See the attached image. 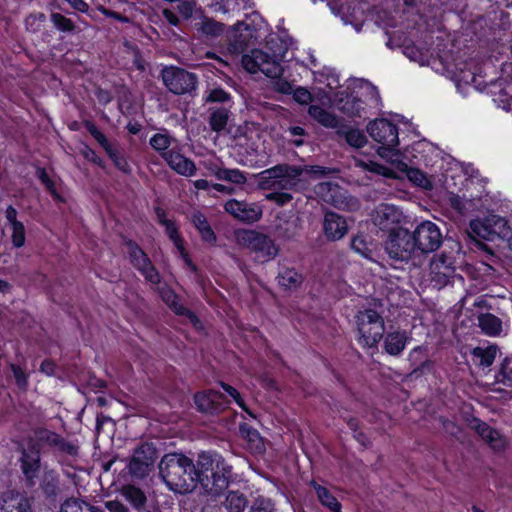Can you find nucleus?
Segmentation results:
<instances>
[{
    "label": "nucleus",
    "instance_id": "6e6d98bb",
    "mask_svg": "<svg viewBox=\"0 0 512 512\" xmlns=\"http://www.w3.org/2000/svg\"><path fill=\"white\" fill-rule=\"evenodd\" d=\"M273 192L266 194L265 198L275 202L279 206H283L292 200V195L288 192L280 190H272Z\"/></svg>",
    "mask_w": 512,
    "mask_h": 512
},
{
    "label": "nucleus",
    "instance_id": "49530a36",
    "mask_svg": "<svg viewBox=\"0 0 512 512\" xmlns=\"http://www.w3.org/2000/svg\"><path fill=\"white\" fill-rule=\"evenodd\" d=\"M218 180L228 181L233 184L241 185L246 183L247 178L245 174L239 169H227L223 168Z\"/></svg>",
    "mask_w": 512,
    "mask_h": 512
},
{
    "label": "nucleus",
    "instance_id": "393cba45",
    "mask_svg": "<svg viewBox=\"0 0 512 512\" xmlns=\"http://www.w3.org/2000/svg\"><path fill=\"white\" fill-rule=\"evenodd\" d=\"M474 429L479 436L494 450H501L505 446V440L500 433L484 422H477Z\"/></svg>",
    "mask_w": 512,
    "mask_h": 512
},
{
    "label": "nucleus",
    "instance_id": "e2e57ef3",
    "mask_svg": "<svg viewBox=\"0 0 512 512\" xmlns=\"http://www.w3.org/2000/svg\"><path fill=\"white\" fill-rule=\"evenodd\" d=\"M448 204L458 213H463L465 210V202L459 195L451 193L448 196Z\"/></svg>",
    "mask_w": 512,
    "mask_h": 512
},
{
    "label": "nucleus",
    "instance_id": "a878e982",
    "mask_svg": "<svg viewBox=\"0 0 512 512\" xmlns=\"http://www.w3.org/2000/svg\"><path fill=\"white\" fill-rule=\"evenodd\" d=\"M121 495L137 511L142 512L147 503V496L142 489L134 485H124Z\"/></svg>",
    "mask_w": 512,
    "mask_h": 512
},
{
    "label": "nucleus",
    "instance_id": "2eb2a0df",
    "mask_svg": "<svg viewBox=\"0 0 512 512\" xmlns=\"http://www.w3.org/2000/svg\"><path fill=\"white\" fill-rule=\"evenodd\" d=\"M35 437L39 443L47 445L62 454L73 457L78 455L79 446L76 442L68 441L53 431L41 428L35 431Z\"/></svg>",
    "mask_w": 512,
    "mask_h": 512
},
{
    "label": "nucleus",
    "instance_id": "79ce46f5",
    "mask_svg": "<svg viewBox=\"0 0 512 512\" xmlns=\"http://www.w3.org/2000/svg\"><path fill=\"white\" fill-rule=\"evenodd\" d=\"M229 119V112L225 108H217L211 111L209 124L213 131L220 132L222 131Z\"/></svg>",
    "mask_w": 512,
    "mask_h": 512
},
{
    "label": "nucleus",
    "instance_id": "37998d69",
    "mask_svg": "<svg viewBox=\"0 0 512 512\" xmlns=\"http://www.w3.org/2000/svg\"><path fill=\"white\" fill-rule=\"evenodd\" d=\"M197 25L201 33L211 37H217L224 31V25L212 18L205 17Z\"/></svg>",
    "mask_w": 512,
    "mask_h": 512
},
{
    "label": "nucleus",
    "instance_id": "b1692460",
    "mask_svg": "<svg viewBox=\"0 0 512 512\" xmlns=\"http://www.w3.org/2000/svg\"><path fill=\"white\" fill-rule=\"evenodd\" d=\"M0 512H30V503L24 496L9 492L3 497Z\"/></svg>",
    "mask_w": 512,
    "mask_h": 512
},
{
    "label": "nucleus",
    "instance_id": "052dcab7",
    "mask_svg": "<svg viewBox=\"0 0 512 512\" xmlns=\"http://www.w3.org/2000/svg\"><path fill=\"white\" fill-rule=\"evenodd\" d=\"M357 165L363 167L365 170H368V171H371V172H374L377 174L387 175V168H385L384 166H382L381 164H378L376 162L358 161Z\"/></svg>",
    "mask_w": 512,
    "mask_h": 512
},
{
    "label": "nucleus",
    "instance_id": "bf43d9fd",
    "mask_svg": "<svg viewBox=\"0 0 512 512\" xmlns=\"http://www.w3.org/2000/svg\"><path fill=\"white\" fill-rule=\"evenodd\" d=\"M11 369L13 372V375L15 377L16 383L20 388H26L28 383V377L25 371L20 367L16 365H11Z\"/></svg>",
    "mask_w": 512,
    "mask_h": 512
},
{
    "label": "nucleus",
    "instance_id": "8fccbe9b",
    "mask_svg": "<svg viewBox=\"0 0 512 512\" xmlns=\"http://www.w3.org/2000/svg\"><path fill=\"white\" fill-rule=\"evenodd\" d=\"M11 229H12L11 240H12L13 246L16 248H20V247L24 246L25 239H26L24 224L22 222L16 223V225L11 226Z\"/></svg>",
    "mask_w": 512,
    "mask_h": 512
},
{
    "label": "nucleus",
    "instance_id": "a19ab883",
    "mask_svg": "<svg viewBox=\"0 0 512 512\" xmlns=\"http://www.w3.org/2000/svg\"><path fill=\"white\" fill-rule=\"evenodd\" d=\"M245 0H215L212 7L215 12L222 14H234L239 12L244 6Z\"/></svg>",
    "mask_w": 512,
    "mask_h": 512
},
{
    "label": "nucleus",
    "instance_id": "412c9836",
    "mask_svg": "<svg viewBox=\"0 0 512 512\" xmlns=\"http://www.w3.org/2000/svg\"><path fill=\"white\" fill-rule=\"evenodd\" d=\"M219 461L225 460L218 454L202 452L198 455V459L195 463L197 484H201V479L205 478V476H208L209 473L216 468Z\"/></svg>",
    "mask_w": 512,
    "mask_h": 512
},
{
    "label": "nucleus",
    "instance_id": "4be33fe9",
    "mask_svg": "<svg viewBox=\"0 0 512 512\" xmlns=\"http://www.w3.org/2000/svg\"><path fill=\"white\" fill-rule=\"evenodd\" d=\"M241 438L246 442V447L251 452L262 453L265 450L264 442L259 432L247 423L239 425Z\"/></svg>",
    "mask_w": 512,
    "mask_h": 512
},
{
    "label": "nucleus",
    "instance_id": "6e6552de",
    "mask_svg": "<svg viewBox=\"0 0 512 512\" xmlns=\"http://www.w3.org/2000/svg\"><path fill=\"white\" fill-rule=\"evenodd\" d=\"M161 75L164 85L176 95L190 94L198 84L194 73L175 66L165 67Z\"/></svg>",
    "mask_w": 512,
    "mask_h": 512
},
{
    "label": "nucleus",
    "instance_id": "7c9ffc66",
    "mask_svg": "<svg viewBox=\"0 0 512 512\" xmlns=\"http://www.w3.org/2000/svg\"><path fill=\"white\" fill-rule=\"evenodd\" d=\"M478 325L484 334L491 337L498 336L502 330L501 320L490 313L480 314L478 316Z\"/></svg>",
    "mask_w": 512,
    "mask_h": 512
},
{
    "label": "nucleus",
    "instance_id": "9d476101",
    "mask_svg": "<svg viewBox=\"0 0 512 512\" xmlns=\"http://www.w3.org/2000/svg\"><path fill=\"white\" fill-rule=\"evenodd\" d=\"M418 254H428L437 250L442 243L438 226L431 221H423L412 232Z\"/></svg>",
    "mask_w": 512,
    "mask_h": 512
},
{
    "label": "nucleus",
    "instance_id": "de8ad7c7",
    "mask_svg": "<svg viewBox=\"0 0 512 512\" xmlns=\"http://www.w3.org/2000/svg\"><path fill=\"white\" fill-rule=\"evenodd\" d=\"M497 378L504 385H512V357L503 360Z\"/></svg>",
    "mask_w": 512,
    "mask_h": 512
},
{
    "label": "nucleus",
    "instance_id": "680f3d73",
    "mask_svg": "<svg viewBox=\"0 0 512 512\" xmlns=\"http://www.w3.org/2000/svg\"><path fill=\"white\" fill-rule=\"evenodd\" d=\"M293 98L300 104H307L311 100V93L302 87L293 90Z\"/></svg>",
    "mask_w": 512,
    "mask_h": 512
},
{
    "label": "nucleus",
    "instance_id": "58836bf2",
    "mask_svg": "<svg viewBox=\"0 0 512 512\" xmlns=\"http://www.w3.org/2000/svg\"><path fill=\"white\" fill-rule=\"evenodd\" d=\"M312 485L315 488L317 497L322 505L329 508L332 512H340V503L327 488L318 485L316 482H312Z\"/></svg>",
    "mask_w": 512,
    "mask_h": 512
},
{
    "label": "nucleus",
    "instance_id": "9b49d317",
    "mask_svg": "<svg viewBox=\"0 0 512 512\" xmlns=\"http://www.w3.org/2000/svg\"><path fill=\"white\" fill-rule=\"evenodd\" d=\"M372 223L382 231L391 233L397 229L405 220V216L400 208L395 205L381 203L371 214Z\"/></svg>",
    "mask_w": 512,
    "mask_h": 512
},
{
    "label": "nucleus",
    "instance_id": "aec40b11",
    "mask_svg": "<svg viewBox=\"0 0 512 512\" xmlns=\"http://www.w3.org/2000/svg\"><path fill=\"white\" fill-rule=\"evenodd\" d=\"M40 468L39 450L32 448L30 451L23 450L21 457V469L26 479L32 485Z\"/></svg>",
    "mask_w": 512,
    "mask_h": 512
},
{
    "label": "nucleus",
    "instance_id": "603ef678",
    "mask_svg": "<svg viewBox=\"0 0 512 512\" xmlns=\"http://www.w3.org/2000/svg\"><path fill=\"white\" fill-rule=\"evenodd\" d=\"M223 390L233 398V400L245 411L247 412L251 417H255L254 414L247 408L244 400L242 399L240 393L231 385L226 384L224 382L220 383Z\"/></svg>",
    "mask_w": 512,
    "mask_h": 512
},
{
    "label": "nucleus",
    "instance_id": "7ed1b4c3",
    "mask_svg": "<svg viewBox=\"0 0 512 512\" xmlns=\"http://www.w3.org/2000/svg\"><path fill=\"white\" fill-rule=\"evenodd\" d=\"M384 249L388 256L396 261L409 262L413 265L420 264L419 254L412 233L401 228L392 231L384 243Z\"/></svg>",
    "mask_w": 512,
    "mask_h": 512
},
{
    "label": "nucleus",
    "instance_id": "69168bd1",
    "mask_svg": "<svg viewBox=\"0 0 512 512\" xmlns=\"http://www.w3.org/2000/svg\"><path fill=\"white\" fill-rule=\"evenodd\" d=\"M111 160L114 162L115 166L119 170H121L125 173L130 171L129 164H128L127 160L124 158V156L122 155L121 151L117 152L115 154V156H112Z\"/></svg>",
    "mask_w": 512,
    "mask_h": 512
},
{
    "label": "nucleus",
    "instance_id": "dca6fc26",
    "mask_svg": "<svg viewBox=\"0 0 512 512\" xmlns=\"http://www.w3.org/2000/svg\"><path fill=\"white\" fill-rule=\"evenodd\" d=\"M227 213L234 218L247 223L258 221L262 217V208L256 203L230 199L224 205Z\"/></svg>",
    "mask_w": 512,
    "mask_h": 512
},
{
    "label": "nucleus",
    "instance_id": "c03bdc74",
    "mask_svg": "<svg viewBox=\"0 0 512 512\" xmlns=\"http://www.w3.org/2000/svg\"><path fill=\"white\" fill-rule=\"evenodd\" d=\"M41 487L46 495L54 496L58 491V475L55 471H45L41 482Z\"/></svg>",
    "mask_w": 512,
    "mask_h": 512
},
{
    "label": "nucleus",
    "instance_id": "4468645a",
    "mask_svg": "<svg viewBox=\"0 0 512 512\" xmlns=\"http://www.w3.org/2000/svg\"><path fill=\"white\" fill-rule=\"evenodd\" d=\"M230 477L231 467L225 461H219L216 468L201 479V486L206 492L218 495L228 487Z\"/></svg>",
    "mask_w": 512,
    "mask_h": 512
},
{
    "label": "nucleus",
    "instance_id": "f704fd0d",
    "mask_svg": "<svg viewBox=\"0 0 512 512\" xmlns=\"http://www.w3.org/2000/svg\"><path fill=\"white\" fill-rule=\"evenodd\" d=\"M337 107L341 112L350 117L359 116L363 110L362 101L353 95H346L340 98Z\"/></svg>",
    "mask_w": 512,
    "mask_h": 512
},
{
    "label": "nucleus",
    "instance_id": "4d7b16f0",
    "mask_svg": "<svg viewBox=\"0 0 512 512\" xmlns=\"http://www.w3.org/2000/svg\"><path fill=\"white\" fill-rule=\"evenodd\" d=\"M36 175L39 180L45 185L47 190L52 194L54 198H59V195L55 188V183L50 179L44 168H37Z\"/></svg>",
    "mask_w": 512,
    "mask_h": 512
},
{
    "label": "nucleus",
    "instance_id": "72a5a7b5",
    "mask_svg": "<svg viewBox=\"0 0 512 512\" xmlns=\"http://www.w3.org/2000/svg\"><path fill=\"white\" fill-rule=\"evenodd\" d=\"M60 512H104V510L84 500L72 497L61 505Z\"/></svg>",
    "mask_w": 512,
    "mask_h": 512
},
{
    "label": "nucleus",
    "instance_id": "3c124183",
    "mask_svg": "<svg viewBox=\"0 0 512 512\" xmlns=\"http://www.w3.org/2000/svg\"><path fill=\"white\" fill-rule=\"evenodd\" d=\"M171 144V139L168 135H165V134H155L151 139H150V145L157 151L164 153V152H167L169 146Z\"/></svg>",
    "mask_w": 512,
    "mask_h": 512
},
{
    "label": "nucleus",
    "instance_id": "e433bc0d",
    "mask_svg": "<svg viewBox=\"0 0 512 512\" xmlns=\"http://www.w3.org/2000/svg\"><path fill=\"white\" fill-rule=\"evenodd\" d=\"M351 248L361 256L367 259H373L374 247L372 241L365 235H357L351 241Z\"/></svg>",
    "mask_w": 512,
    "mask_h": 512
},
{
    "label": "nucleus",
    "instance_id": "5fc2aeb1",
    "mask_svg": "<svg viewBox=\"0 0 512 512\" xmlns=\"http://www.w3.org/2000/svg\"><path fill=\"white\" fill-rule=\"evenodd\" d=\"M165 227V231L169 238L173 241L174 245L177 247L179 251H183V241L178 234V229L175 226L173 221H168L163 225Z\"/></svg>",
    "mask_w": 512,
    "mask_h": 512
},
{
    "label": "nucleus",
    "instance_id": "5701e85b",
    "mask_svg": "<svg viewBox=\"0 0 512 512\" xmlns=\"http://www.w3.org/2000/svg\"><path fill=\"white\" fill-rule=\"evenodd\" d=\"M407 340L405 331H390L384 337V350L391 356H398L405 349Z\"/></svg>",
    "mask_w": 512,
    "mask_h": 512
},
{
    "label": "nucleus",
    "instance_id": "2f4dec72",
    "mask_svg": "<svg viewBox=\"0 0 512 512\" xmlns=\"http://www.w3.org/2000/svg\"><path fill=\"white\" fill-rule=\"evenodd\" d=\"M278 284L287 290L297 289L302 281V275L294 268H282L277 276Z\"/></svg>",
    "mask_w": 512,
    "mask_h": 512
},
{
    "label": "nucleus",
    "instance_id": "09e8293b",
    "mask_svg": "<svg viewBox=\"0 0 512 512\" xmlns=\"http://www.w3.org/2000/svg\"><path fill=\"white\" fill-rule=\"evenodd\" d=\"M51 21L53 22L54 26L60 31L72 32L75 29V25L72 22V20L60 13H52Z\"/></svg>",
    "mask_w": 512,
    "mask_h": 512
},
{
    "label": "nucleus",
    "instance_id": "774afa93",
    "mask_svg": "<svg viewBox=\"0 0 512 512\" xmlns=\"http://www.w3.org/2000/svg\"><path fill=\"white\" fill-rule=\"evenodd\" d=\"M104 505L109 512H129L128 508L118 500L106 501Z\"/></svg>",
    "mask_w": 512,
    "mask_h": 512
},
{
    "label": "nucleus",
    "instance_id": "c9c22d12",
    "mask_svg": "<svg viewBox=\"0 0 512 512\" xmlns=\"http://www.w3.org/2000/svg\"><path fill=\"white\" fill-rule=\"evenodd\" d=\"M492 241L505 240L511 237V229L504 218L498 216L490 217Z\"/></svg>",
    "mask_w": 512,
    "mask_h": 512
},
{
    "label": "nucleus",
    "instance_id": "0eeeda50",
    "mask_svg": "<svg viewBox=\"0 0 512 512\" xmlns=\"http://www.w3.org/2000/svg\"><path fill=\"white\" fill-rule=\"evenodd\" d=\"M242 66L249 73L262 72L269 78H276L282 75L283 68L280 62L269 54L259 49L252 50L242 57Z\"/></svg>",
    "mask_w": 512,
    "mask_h": 512
},
{
    "label": "nucleus",
    "instance_id": "4c0bfd02",
    "mask_svg": "<svg viewBox=\"0 0 512 512\" xmlns=\"http://www.w3.org/2000/svg\"><path fill=\"white\" fill-rule=\"evenodd\" d=\"M192 223L197 228L202 236V239L206 242L213 243L216 240V236L211 229L206 217L201 213H195L192 215Z\"/></svg>",
    "mask_w": 512,
    "mask_h": 512
},
{
    "label": "nucleus",
    "instance_id": "c85d7f7f",
    "mask_svg": "<svg viewBox=\"0 0 512 512\" xmlns=\"http://www.w3.org/2000/svg\"><path fill=\"white\" fill-rule=\"evenodd\" d=\"M469 237L476 242L479 240L492 241V230L490 217L486 219H475L470 222L469 229L467 231Z\"/></svg>",
    "mask_w": 512,
    "mask_h": 512
},
{
    "label": "nucleus",
    "instance_id": "f8f14e48",
    "mask_svg": "<svg viewBox=\"0 0 512 512\" xmlns=\"http://www.w3.org/2000/svg\"><path fill=\"white\" fill-rule=\"evenodd\" d=\"M455 273L453 258L445 252L435 255L429 264V280L436 289L445 287Z\"/></svg>",
    "mask_w": 512,
    "mask_h": 512
},
{
    "label": "nucleus",
    "instance_id": "20e7f679",
    "mask_svg": "<svg viewBox=\"0 0 512 512\" xmlns=\"http://www.w3.org/2000/svg\"><path fill=\"white\" fill-rule=\"evenodd\" d=\"M355 318L359 344L367 348L376 347L385 332L383 317L373 309H364Z\"/></svg>",
    "mask_w": 512,
    "mask_h": 512
},
{
    "label": "nucleus",
    "instance_id": "39448f33",
    "mask_svg": "<svg viewBox=\"0 0 512 512\" xmlns=\"http://www.w3.org/2000/svg\"><path fill=\"white\" fill-rule=\"evenodd\" d=\"M302 170L295 166L279 164L259 174L258 185L263 190H291L294 188Z\"/></svg>",
    "mask_w": 512,
    "mask_h": 512
},
{
    "label": "nucleus",
    "instance_id": "6ab92c4d",
    "mask_svg": "<svg viewBox=\"0 0 512 512\" xmlns=\"http://www.w3.org/2000/svg\"><path fill=\"white\" fill-rule=\"evenodd\" d=\"M323 230L329 240L336 241L347 234L348 226L342 216L334 212H327L324 217Z\"/></svg>",
    "mask_w": 512,
    "mask_h": 512
},
{
    "label": "nucleus",
    "instance_id": "864d4df0",
    "mask_svg": "<svg viewBox=\"0 0 512 512\" xmlns=\"http://www.w3.org/2000/svg\"><path fill=\"white\" fill-rule=\"evenodd\" d=\"M231 98L230 94L227 93L224 89L220 87L212 88L207 92V96L205 98L206 102H219L224 103L229 101Z\"/></svg>",
    "mask_w": 512,
    "mask_h": 512
},
{
    "label": "nucleus",
    "instance_id": "1a4fd4ad",
    "mask_svg": "<svg viewBox=\"0 0 512 512\" xmlns=\"http://www.w3.org/2000/svg\"><path fill=\"white\" fill-rule=\"evenodd\" d=\"M157 459V451L153 444L143 443L138 446L130 458L128 470L132 477L143 479L149 475Z\"/></svg>",
    "mask_w": 512,
    "mask_h": 512
},
{
    "label": "nucleus",
    "instance_id": "473e14b6",
    "mask_svg": "<svg viewBox=\"0 0 512 512\" xmlns=\"http://www.w3.org/2000/svg\"><path fill=\"white\" fill-rule=\"evenodd\" d=\"M397 168L406 174L407 178L419 187L430 189L432 187L431 181L427 176L417 168L409 167L404 162H397Z\"/></svg>",
    "mask_w": 512,
    "mask_h": 512
},
{
    "label": "nucleus",
    "instance_id": "a18cd8bd",
    "mask_svg": "<svg viewBox=\"0 0 512 512\" xmlns=\"http://www.w3.org/2000/svg\"><path fill=\"white\" fill-rule=\"evenodd\" d=\"M339 134L343 135L346 142L355 148L363 147L367 140L363 132L358 129L339 130Z\"/></svg>",
    "mask_w": 512,
    "mask_h": 512
},
{
    "label": "nucleus",
    "instance_id": "c756f323",
    "mask_svg": "<svg viewBox=\"0 0 512 512\" xmlns=\"http://www.w3.org/2000/svg\"><path fill=\"white\" fill-rule=\"evenodd\" d=\"M308 113L315 121L326 128H337L339 126L338 117L320 105H311Z\"/></svg>",
    "mask_w": 512,
    "mask_h": 512
},
{
    "label": "nucleus",
    "instance_id": "f03ea898",
    "mask_svg": "<svg viewBox=\"0 0 512 512\" xmlns=\"http://www.w3.org/2000/svg\"><path fill=\"white\" fill-rule=\"evenodd\" d=\"M235 238L239 246L255 253L256 259L262 263L271 261L279 253L274 240L261 232L240 229L235 232Z\"/></svg>",
    "mask_w": 512,
    "mask_h": 512
},
{
    "label": "nucleus",
    "instance_id": "13d9d810",
    "mask_svg": "<svg viewBox=\"0 0 512 512\" xmlns=\"http://www.w3.org/2000/svg\"><path fill=\"white\" fill-rule=\"evenodd\" d=\"M250 512H275V509L270 500L258 499L251 506Z\"/></svg>",
    "mask_w": 512,
    "mask_h": 512
},
{
    "label": "nucleus",
    "instance_id": "ddd939ff",
    "mask_svg": "<svg viewBox=\"0 0 512 512\" xmlns=\"http://www.w3.org/2000/svg\"><path fill=\"white\" fill-rule=\"evenodd\" d=\"M127 254L131 264L152 284L160 282V275L146 253L132 241L126 242Z\"/></svg>",
    "mask_w": 512,
    "mask_h": 512
},
{
    "label": "nucleus",
    "instance_id": "a211bd4d",
    "mask_svg": "<svg viewBox=\"0 0 512 512\" xmlns=\"http://www.w3.org/2000/svg\"><path fill=\"white\" fill-rule=\"evenodd\" d=\"M162 157L168 166L179 175L190 177L196 173L195 163L178 151L169 150L162 153Z\"/></svg>",
    "mask_w": 512,
    "mask_h": 512
},
{
    "label": "nucleus",
    "instance_id": "0e129e2a",
    "mask_svg": "<svg viewBox=\"0 0 512 512\" xmlns=\"http://www.w3.org/2000/svg\"><path fill=\"white\" fill-rule=\"evenodd\" d=\"M276 77V81L274 82V89L283 94H290L293 92L292 85L285 79Z\"/></svg>",
    "mask_w": 512,
    "mask_h": 512
},
{
    "label": "nucleus",
    "instance_id": "338daca9",
    "mask_svg": "<svg viewBox=\"0 0 512 512\" xmlns=\"http://www.w3.org/2000/svg\"><path fill=\"white\" fill-rule=\"evenodd\" d=\"M177 9L185 19H189L193 14L194 4L190 1H183L177 6Z\"/></svg>",
    "mask_w": 512,
    "mask_h": 512
},
{
    "label": "nucleus",
    "instance_id": "bb28decb",
    "mask_svg": "<svg viewBox=\"0 0 512 512\" xmlns=\"http://www.w3.org/2000/svg\"><path fill=\"white\" fill-rule=\"evenodd\" d=\"M498 353V346L495 344H490L486 347H475L471 351V355L474 363L483 368L490 367Z\"/></svg>",
    "mask_w": 512,
    "mask_h": 512
},
{
    "label": "nucleus",
    "instance_id": "cd10ccee",
    "mask_svg": "<svg viewBox=\"0 0 512 512\" xmlns=\"http://www.w3.org/2000/svg\"><path fill=\"white\" fill-rule=\"evenodd\" d=\"M316 192L325 202L332 204L336 208L344 206L338 185L331 182H323L317 185Z\"/></svg>",
    "mask_w": 512,
    "mask_h": 512
},
{
    "label": "nucleus",
    "instance_id": "f3484780",
    "mask_svg": "<svg viewBox=\"0 0 512 512\" xmlns=\"http://www.w3.org/2000/svg\"><path fill=\"white\" fill-rule=\"evenodd\" d=\"M194 402L198 410L204 413L216 414L224 409V397L213 390L197 393Z\"/></svg>",
    "mask_w": 512,
    "mask_h": 512
},
{
    "label": "nucleus",
    "instance_id": "f257e3e1",
    "mask_svg": "<svg viewBox=\"0 0 512 512\" xmlns=\"http://www.w3.org/2000/svg\"><path fill=\"white\" fill-rule=\"evenodd\" d=\"M158 468L160 478L170 491L187 494L196 489L195 463L186 455L167 453L161 458Z\"/></svg>",
    "mask_w": 512,
    "mask_h": 512
},
{
    "label": "nucleus",
    "instance_id": "ea45409f",
    "mask_svg": "<svg viewBox=\"0 0 512 512\" xmlns=\"http://www.w3.org/2000/svg\"><path fill=\"white\" fill-rule=\"evenodd\" d=\"M223 504L228 512H242L246 508L248 501L244 494L231 491L227 494Z\"/></svg>",
    "mask_w": 512,
    "mask_h": 512
},
{
    "label": "nucleus",
    "instance_id": "423d86ee",
    "mask_svg": "<svg viewBox=\"0 0 512 512\" xmlns=\"http://www.w3.org/2000/svg\"><path fill=\"white\" fill-rule=\"evenodd\" d=\"M367 131L374 141L382 144V147L378 149V154L381 157L397 156L393 152V148L399 143L396 125L386 119H379L370 122L367 126Z\"/></svg>",
    "mask_w": 512,
    "mask_h": 512
}]
</instances>
